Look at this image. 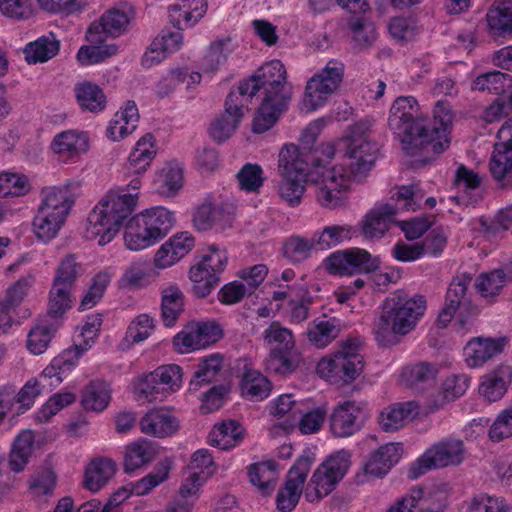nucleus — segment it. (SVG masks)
<instances>
[{"label":"nucleus","mask_w":512,"mask_h":512,"mask_svg":"<svg viewBox=\"0 0 512 512\" xmlns=\"http://www.w3.org/2000/svg\"><path fill=\"white\" fill-rule=\"evenodd\" d=\"M31 190L26 175L12 172L0 173V197H21Z\"/></svg>","instance_id":"5fc2aeb1"},{"label":"nucleus","mask_w":512,"mask_h":512,"mask_svg":"<svg viewBox=\"0 0 512 512\" xmlns=\"http://www.w3.org/2000/svg\"><path fill=\"white\" fill-rule=\"evenodd\" d=\"M512 379L510 366H501L480 385V393L490 402L501 399Z\"/></svg>","instance_id":"58836bf2"},{"label":"nucleus","mask_w":512,"mask_h":512,"mask_svg":"<svg viewBox=\"0 0 512 512\" xmlns=\"http://www.w3.org/2000/svg\"><path fill=\"white\" fill-rule=\"evenodd\" d=\"M57 485V475L51 466L40 467L32 476L30 489L37 496L52 495Z\"/></svg>","instance_id":"680f3d73"},{"label":"nucleus","mask_w":512,"mask_h":512,"mask_svg":"<svg viewBox=\"0 0 512 512\" xmlns=\"http://www.w3.org/2000/svg\"><path fill=\"white\" fill-rule=\"evenodd\" d=\"M59 51V41L55 38L41 37L24 48L25 59L28 63L46 62Z\"/></svg>","instance_id":"8fccbe9b"},{"label":"nucleus","mask_w":512,"mask_h":512,"mask_svg":"<svg viewBox=\"0 0 512 512\" xmlns=\"http://www.w3.org/2000/svg\"><path fill=\"white\" fill-rule=\"evenodd\" d=\"M272 384L258 371H247L242 381V394L251 400L261 401L271 392Z\"/></svg>","instance_id":"49530a36"},{"label":"nucleus","mask_w":512,"mask_h":512,"mask_svg":"<svg viewBox=\"0 0 512 512\" xmlns=\"http://www.w3.org/2000/svg\"><path fill=\"white\" fill-rule=\"evenodd\" d=\"M72 288L62 286L55 282L49 292L47 313L52 318H61L67 310L72 308Z\"/></svg>","instance_id":"a18cd8bd"},{"label":"nucleus","mask_w":512,"mask_h":512,"mask_svg":"<svg viewBox=\"0 0 512 512\" xmlns=\"http://www.w3.org/2000/svg\"><path fill=\"white\" fill-rule=\"evenodd\" d=\"M348 26L356 47L362 50L373 45L377 38L376 27L373 22L363 16H354L350 18Z\"/></svg>","instance_id":"3c124183"},{"label":"nucleus","mask_w":512,"mask_h":512,"mask_svg":"<svg viewBox=\"0 0 512 512\" xmlns=\"http://www.w3.org/2000/svg\"><path fill=\"white\" fill-rule=\"evenodd\" d=\"M425 309L426 301L423 296L410 298L400 291L392 294L386 299L383 312L374 323L377 341L386 344L393 335H406L415 328Z\"/></svg>","instance_id":"423d86ee"},{"label":"nucleus","mask_w":512,"mask_h":512,"mask_svg":"<svg viewBox=\"0 0 512 512\" xmlns=\"http://www.w3.org/2000/svg\"><path fill=\"white\" fill-rule=\"evenodd\" d=\"M74 199L67 188H49L43 191V199L38 209L62 220H66Z\"/></svg>","instance_id":"2f4dec72"},{"label":"nucleus","mask_w":512,"mask_h":512,"mask_svg":"<svg viewBox=\"0 0 512 512\" xmlns=\"http://www.w3.org/2000/svg\"><path fill=\"white\" fill-rule=\"evenodd\" d=\"M264 341L270 346L264 362L267 371L286 375L296 370L300 355L295 349L290 330L282 327L279 322H273L264 332Z\"/></svg>","instance_id":"9d476101"},{"label":"nucleus","mask_w":512,"mask_h":512,"mask_svg":"<svg viewBox=\"0 0 512 512\" xmlns=\"http://www.w3.org/2000/svg\"><path fill=\"white\" fill-rule=\"evenodd\" d=\"M364 368V358L358 351V343L348 340L341 348L317 365V373L334 384H348L360 376Z\"/></svg>","instance_id":"1a4fd4ad"},{"label":"nucleus","mask_w":512,"mask_h":512,"mask_svg":"<svg viewBox=\"0 0 512 512\" xmlns=\"http://www.w3.org/2000/svg\"><path fill=\"white\" fill-rule=\"evenodd\" d=\"M245 103L247 101L235 90L229 93L225 101L224 113L210 124L209 134L213 140L223 143L233 135L244 115Z\"/></svg>","instance_id":"aec40b11"},{"label":"nucleus","mask_w":512,"mask_h":512,"mask_svg":"<svg viewBox=\"0 0 512 512\" xmlns=\"http://www.w3.org/2000/svg\"><path fill=\"white\" fill-rule=\"evenodd\" d=\"M185 297L177 285H169L161 291V318L166 327L175 325L184 311Z\"/></svg>","instance_id":"473e14b6"},{"label":"nucleus","mask_w":512,"mask_h":512,"mask_svg":"<svg viewBox=\"0 0 512 512\" xmlns=\"http://www.w3.org/2000/svg\"><path fill=\"white\" fill-rule=\"evenodd\" d=\"M323 126L322 120L311 123L302 134L300 148L294 144L285 145L279 153L278 167L282 175L279 195L292 207L300 204L308 180L317 186L315 178L325 171L320 169L335 155V148L331 144L312 148Z\"/></svg>","instance_id":"f03ea898"},{"label":"nucleus","mask_w":512,"mask_h":512,"mask_svg":"<svg viewBox=\"0 0 512 512\" xmlns=\"http://www.w3.org/2000/svg\"><path fill=\"white\" fill-rule=\"evenodd\" d=\"M74 91L77 103L82 110L98 113L105 108L106 96L97 84L84 81L76 84Z\"/></svg>","instance_id":"f704fd0d"},{"label":"nucleus","mask_w":512,"mask_h":512,"mask_svg":"<svg viewBox=\"0 0 512 512\" xmlns=\"http://www.w3.org/2000/svg\"><path fill=\"white\" fill-rule=\"evenodd\" d=\"M231 224L230 215L210 202L199 205L193 214V225L199 231H208L213 228L226 229Z\"/></svg>","instance_id":"7c9ffc66"},{"label":"nucleus","mask_w":512,"mask_h":512,"mask_svg":"<svg viewBox=\"0 0 512 512\" xmlns=\"http://www.w3.org/2000/svg\"><path fill=\"white\" fill-rule=\"evenodd\" d=\"M487 21L490 28L497 31L499 35L512 33V0L501 2L495 9L487 14Z\"/></svg>","instance_id":"6e6d98bb"},{"label":"nucleus","mask_w":512,"mask_h":512,"mask_svg":"<svg viewBox=\"0 0 512 512\" xmlns=\"http://www.w3.org/2000/svg\"><path fill=\"white\" fill-rule=\"evenodd\" d=\"M380 259L361 248H350L336 251L325 260V266L330 274L352 275L371 273L379 268Z\"/></svg>","instance_id":"2eb2a0df"},{"label":"nucleus","mask_w":512,"mask_h":512,"mask_svg":"<svg viewBox=\"0 0 512 512\" xmlns=\"http://www.w3.org/2000/svg\"><path fill=\"white\" fill-rule=\"evenodd\" d=\"M304 402H298L293 399L292 394H283L271 406V415L282 418L287 416L289 424L293 425L301 414V407Z\"/></svg>","instance_id":"e2e57ef3"},{"label":"nucleus","mask_w":512,"mask_h":512,"mask_svg":"<svg viewBox=\"0 0 512 512\" xmlns=\"http://www.w3.org/2000/svg\"><path fill=\"white\" fill-rule=\"evenodd\" d=\"M137 197L126 188L108 191L88 215V237H98L101 246L109 243L134 211Z\"/></svg>","instance_id":"39448f33"},{"label":"nucleus","mask_w":512,"mask_h":512,"mask_svg":"<svg viewBox=\"0 0 512 512\" xmlns=\"http://www.w3.org/2000/svg\"><path fill=\"white\" fill-rule=\"evenodd\" d=\"M402 448L399 444L389 443L381 446L369 456L364 471L374 477H382L399 461Z\"/></svg>","instance_id":"cd10ccee"},{"label":"nucleus","mask_w":512,"mask_h":512,"mask_svg":"<svg viewBox=\"0 0 512 512\" xmlns=\"http://www.w3.org/2000/svg\"><path fill=\"white\" fill-rule=\"evenodd\" d=\"M397 208L391 204H380L370 210L361 222V233L365 238H381L394 223Z\"/></svg>","instance_id":"b1692460"},{"label":"nucleus","mask_w":512,"mask_h":512,"mask_svg":"<svg viewBox=\"0 0 512 512\" xmlns=\"http://www.w3.org/2000/svg\"><path fill=\"white\" fill-rule=\"evenodd\" d=\"M182 369L176 364L160 366L143 377L140 382V392L146 398L157 399L160 393H171L181 386Z\"/></svg>","instance_id":"412c9836"},{"label":"nucleus","mask_w":512,"mask_h":512,"mask_svg":"<svg viewBox=\"0 0 512 512\" xmlns=\"http://www.w3.org/2000/svg\"><path fill=\"white\" fill-rule=\"evenodd\" d=\"M189 278L193 283L192 291L198 298L207 297L220 281L219 276L198 265L190 268Z\"/></svg>","instance_id":"603ef678"},{"label":"nucleus","mask_w":512,"mask_h":512,"mask_svg":"<svg viewBox=\"0 0 512 512\" xmlns=\"http://www.w3.org/2000/svg\"><path fill=\"white\" fill-rule=\"evenodd\" d=\"M287 105H278L276 100L263 98L253 119L252 130L260 134L269 130L278 120L281 112Z\"/></svg>","instance_id":"37998d69"},{"label":"nucleus","mask_w":512,"mask_h":512,"mask_svg":"<svg viewBox=\"0 0 512 512\" xmlns=\"http://www.w3.org/2000/svg\"><path fill=\"white\" fill-rule=\"evenodd\" d=\"M314 456L305 452L290 468L284 486L278 491L276 505L281 512H291L299 502Z\"/></svg>","instance_id":"dca6fc26"},{"label":"nucleus","mask_w":512,"mask_h":512,"mask_svg":"<svg viewBox=\"0 0 512 512\" xmlns=\"http://www.w3.org/2000/svg\"><path fill=\"white\" fill-rule=\"evenodd\" d=\"M171 467L172 461L168 458L163 459L156 465L151 473L133 484L132 488L122 487L114 492L106 502L107 508L109 510L119 511L118 506L126 500L131 493H135L136 495L149 493L154 487L168 478Z\"/></svg>","instance_id":"4be33fe9"},{"label":"nucleus","mask_w":512,"mask_h":512,"mask_svg":"<svg viewBox=\"0 0 512 512\" xmlns=\"http://www.w3.org/2000/svg\"><path fill=\"white\" fill-rule=\"evenodd\" d=\"M342 65L329 62L321 72L315 74L306 84L303 106L307 112L322 106L329 95L334 93L342 82Z\"/></svg>","instance_id":"4468645a"},{"label":"nucleus","mask_w":512,"mask_h":512,"mask_svg":"<svg viewBox=\"0 0 512 512\" xmlns=\"http://www.w3.org/2000/svg\"><path fill=\"white\" fill-rule=\"evenodd\" d=\"M85 272L74 254L66 255L58 264L53 282L74 289L75 283Z\"/></svg>","instance_id":"de8ad7c7"},{"label":"nucleus","mask_w":512,"mask_h":512,"mask_svg":"<svg viewBox=\"0 0 512 512\" xmlns=\"http://www.w3.org/2000/svg\"><path fill=\"white\" fill-rule=\"evenodd\" d=\"M140 429L144 434L165 438L178 431L179 421L166 409H153L142 417Z\"/></svg>","instance_id":"393cba45"},{"label":"nucleus","mask_w":512,"mask_h":512,"mask_svg":"<svg viewBox=\"0 0 512 512\" xmlns=\"http://www.w3.org/2000/svg\"><path fill=\"white\" fill-rule=\"evenodd\" d=\"M135 19V9L126 2L107 10L97 22L90 24L88 28V39L91 42H102L100 34L103 33L109 37L117 38L126 33Z\"/></svg>","instance_id":"f3484780"},{"label":"nucleus","mask_w":512,"mask_h":512,"mask_svg":"<svg viewBox=\"0 0 512 512\" xmlns=\"http://www.w3.org/2000/svg\"><path fill=\"white\" fill-rule=\"evenodd\" d=\"M51 148L61 160H74L88 151L89 141L86 133L67 130L54 137Z\"/></svg>","instance_id":"a878e982"},{"label":"nucleus","mask_w":512,"mask_h":512,"mask_svg":"<svg viewBox=\"0 0 512 512\" xmlns=\"http://www.w3.org/2000/svg\"><path fill=\"white\" fill-rule=\"evenodd\" d=\"M222 338V329L215 321L192 322L176 334L173 344L180 353L210 346Z\"/></svg>","instance_id":"6ab92c4d"},{"label":"nucleus","mask_w":512,"mask_h":512,"mask_svg":"<svg viewBox=\"0 0 512 512\" xmlns=\"http://www.w3.org/2000/svg\"><path fill=\"white\" fill-rule=\"evenodd\" d=\"M137 197L126 188L108 191L88 215V237H98L101 246L109 243L134 211Z\"/></svg>","instance_id":"20e7f679"},{"label":"nucleus","mask_w":512,"mask_h":512,"mask_svg":"<svg viewBox=\"0 0 512 512\" xmlns=\"http://www.w3.org/2000/svg\"><path fill=\"white\" fill-rule=\"evenodd\" d=\"M175 223L174 214L156 207L135 215L127 224L124 235L128 249L138 251L164 238Z\"/></svg>","instance_id":"0eeeda50"},{"label":"nucleus","mask_w":512,"mask_h":512,"mask_svg":"<svg viewBox=\"0 0 512 512\" xmlns=\"http://www.w3.org/2000/svg\"><path fill=\"white\" fill-rule=\"evenodd\" d=\"M350 466V453L340 450L327 458L313 473L305 491L309 502L319 501L330 494Z\"/></svg>","instance_id":"9b49d317"},{"label":"nucleus","mask_w":512,"mask_h":512,"mask_svg":"<svg viewBox=\"0 0 512 512\" xmlns=\"http://www.w3.org/2000/svg\"><path fill=\"white\" fill-rule=\"evenodd\" d=\"M195 245V239L188 232H180L172 236L157 250L154 264L157 268H167L187 255Z\"/></svg>","instance_id":"5701e85b"},{"label":"nucleus","mask_w":512,"mask_h":512,"mask_svg":"<svg viewBox=\"0 0 512 512\" xmlns=\"http://www.w3.org/2000/svg\"><path fill=\"white\" fill-rule=\"evenodd\" d=\"M327 415L325 407H317L309 409L308 407H301V414L296 420L299 424V430L303 434H312L320 429Z\"/></svg>","instance_id":"0e129e2a"},{"label":"nucleus","mask_w":512,"mask_h":512,"mask_svg":"<svg viewBox=\"0 0 512 512\" xmlns=\"http://www.w3.org/2000/svg\"><path fill=\"white\" fill-rule=\"evenodd\" d=\"M155 451L148 444L134 443L126 448L124 456L125 472H133L134 470L144 466L153 460Z\"/></svg>","instance_id":"052dcab7"},{"label":"nucleus","mask_w":512,"mask_h":512,"mask_svg":"<svg viewBox=\"0 0 512 512\" xmlns=\"http://www.w3.org/2000/svg\"><path fill=\"white\" fill-rule=\"evenodd\" d=\"M471 87L473 90L502 95L512 87V77L500 71H491L478 76Z\"/></svg>","instance_id":"79ce46f5"},{"label":"nucleus","mask_w":512,"mask_h":512,"mask_svg":"<svg viewBox=\"0 0 512 512\" xmlns=\"http://www.w3.org/2000/svg\"><path fill=\"white\" fill-rule=\"evenodd\" d=\"M505 278L506 275L503 270H494L491 273L481 274L476 279L475 286L483 297L494 296L500 293Z\"/></svg>","instance_id":"338daca9"},{"label":"nucleus","mask_w":512,"mask_h":512,"mask_svg":"<svg viewBox=\"0 0 512 512\" xmlns=\"http://www.w3.org/2000/svg\"><path fill=\"white\" fill-rule=\"evenodd\" d=\"M471 281L472 277L466 273L453 278L446 292L444 306L436 319L439 328L447 327L458 310L461 326L468 323V317L478 314L477 306L471 303L467 294Z\"/></svg>","instance_id":"f8f14e48"},{"label":"nucleus","mask_w":512,"mask_h":512,"mask_svg":"<svg viewBox=\"0 0 512 512\" xmlns=\"http://www.w3.org/2000/svg\"><path fill=\"white\" fill-rule=\"evenodd\" d=\"M465 447L462 440L444 439L429 448L408 470L412 480L419 478L433 468L456 466L462 463Z\"/></svg>","instance_id":"ddd939ff"},{"label":"nucleus","mask_w":512,"mask_h":512,"mask_svg":"<svg viewBox=\"0 0 512 512\" xmlns=\"http://www.w3.org/2000/svg\"><path fill=\"white\" fill-rule=\"evenodd\" d=\"M418 414V405L414 401L395 403L388 406L378 416V423L385 432L402 428Z\"/></svg>","instance_id":"bb28decb"},{"label":"nucleus","mask_w":512,"mask_h":512,"mask_svg":"<svg viewBox=\"0 0 512 512\" xmlns=\"http://www.w3.org/2000/svg\"><path fill=\"white\" fill-rule=\"evenodd\" d=\"M56 329L45 321L37 323L29 332L27 348L33 354H42L48 347Z\"/></svg>","instance_id":"13d9d810"},{"label":"nucleus","mask_w":512,"mask_h":512,"mask_svg":"<svg viewBox=\"0 0 512 512\" xmlns=\"http://www.w3.org/2000/svg\"><path fill=\"white\" fill-rule=\"evenodd\" d=\"M438 373L435 365L427 362H420L407 366L402 371V378L410 387L419 388L423 385L433 384Z\"/></svg>","instance_id":"09e8293b"},{"label":"nucleus","mask_w":512,"mask_h":512,"mask_svg":"<svg viewBox=\"0 0 512 512\" xmlns=\"http://www.w3.org/2000/svg\"><path fill=\"white\" fill-rule=\"evenodd\" d=\"M353 234L354 228L351 225H328L313 234V243H316L319 250H330L349 241Z\"/></svg>","instance_id":"4c0bfd02"},{"label":"nucleus","mask_w":512,"mask_h":512,"mask_svg":"<svg viewBox=\"0 0 512 512\" xmlns=\"http://www.w3.org/2000/svg\"><path fill=\"white\" fill-rule=\"evenodd\" d=\"M368 131L366 122L351 126L349 135L338 144L345 149L344 165L348 168L333 167L315 178L317 200L323 207L334 209L340 205L350 181L363 176L374 165L378 146L369 139Z\"/></svg>","instance_id":"7ed1b4c3"},{"label":"nucleus","mask_w":512,"mask_h":512,"mask_svg":"<svg viewBox=\"0 0 512 512\" xmlns=\"http://www.w3.org/2000/svg\"><path fill=\"white\" fill-rule=\"evenodd\" d=\"M116 470L117 465L110 458L92 459L84 471V487L91 492H98L110 481Z\"/></svg>","instance_id":"c85d7f7f"},{"label":"nucleus","mask_w":512,"mask_h":512,"mask_svg":"<svg viewBox=\"0 0 512 512\" xmlns=\"http://www.w3.org/2000/svg\"><path fill=\"white\" fill-rule=\"evenodd\" d=\"M512 436V404L496 417L489 429V438L500 442Z\"/></svg>","instance_id":"774afa93"},{"label":"nucleus","mask_w":512,"mask_h":512,"mask_svg":"<svg viewBox=\"0 0 512 512\" xmlns=\"http://www.w3.org/2000/svg\"><path fill=\"white\" fill-rule=\"evenodd\" d=\"M222 366V357L214 354L204 359L190 381V390H198L203 384H209L218 374Z\"/></svg>","instance_id":"4d7b16f0"},{"label":"nucleus","mask_w":512,"mask_h":512,"mask_svg":"<svg viewBox=\"0 0 512 512\" xmlns=\"http://www.w3.org/2000/svg\"><path fill=\"white\" fill-rule=\"evenodd\" d=\"M366 418L364 403L353 400L339 402L329 416L330 431L338 438L350 437L363 428Z\"/></svg>","instance_id":"a211bd4d"},{"label":"nucleus","mask_w":512,"mask_h":512,"mask_svg":"<svg viewBox=\"0 0 512 512\" xmlns=\"http://www.w3.org/2000/svg\"><path fill=\"white\" fill-rule=\"evenodd\" d=\"M157 151L154 137L148 133L139 139L128 158V169L134 174H141L150 166Z\"/></svg>","instance_id":"c9c22d12"},{"label":"nucleus","mask_w":512,"mask_h":512,"mask_svg":"<svg viewBox=\"0 0 512 512\" xmlns=\"http://www.w3.org/2000/svg\"><path fill=\"white\" fill-rule=\"evenodd\" d=\"M243 436V429L235 420L223 421L215 425L210 433L209 442L212 446L222 450H228L235 447Z\"/></svg>","instance_id":"e433bc0d"},{"label":"nucleus","mask_w":512,"mask_h":512,"mask_svg":"<svg viewBox=\"0 0 512 512\" xmlns=\"http://www.w3.org/2000/svg\"><path fill=\"white\" fill-rule=\"evenodd\" d=\"M339 325L335 318L319 321L313 329L307 332L309 342L317 348H324L329 345L339 334Z\"/></svg>","instance_id":"bf43d9fd"},{"label":"nucleus","mask_w":512,"mask_h":512,"mask_svg":"<svg viewBox=\"0 0 512 512\" xmlns=\"http://www.w3.org/2000/svg\"><path fill=\"white\" fill-rule=\"evenodd\" d=\"M34 448V435L30 431H24L15 439L8 459L6 470L19 473L26 467Z\"/></svg>","instance_id":"72a5a7b5"},{"label":"nucleus","mask_w":512,"mask_h":512,"mask_svg":"<svg viewBox=\"0 0 512 512\" xmlns=\"http://www.w3.org/2000/svg\"><path fill=\"white\" fill-rule=\"evenodd\" d=\"M64 222L65 220L38 209L32 226L36 237L43 242H48L58 234Z\"/></svg>","instance_id":"864d4df0"},{"label":"nucleus","mask_w":512,"mask_h":512,"mask_svg":"<svg viewBox=\"0 0 512 512\" xmlns=\"http://www.w3.org/2000/svg\"><path fill=\"white\" fill-rule=\"evenodd\" d=\"M248 476L253 486L263 495L271 494L276 486L277 472L273 461L252 464L248 468Z\"/></svg>","instance_id":"a19ab883"},{"label":"nucleus","mask_w":512,"mask_h":512,"mask_svg":"<svg viewBox=\"0 0 512 512\" xmlns=\"http://www.w3.org/2000/svg\"><path fill=\"white\" fill-rule=\"evenodd\" d=\"M261 89L264 91V98L276 100L278 105L288 104L291 89L287 87L286 69L280 60L265 63L250 79L240 82L235 91L249 102Z\"/></svg>","instance_id":"6e6552de"},{"label":"nucleus","mask_w":512,"mask_h":512,"mask_svg":"<svg viewBox=\"0 0 512 512\" xmlns=\"http://www.w3.org/2000/svg\"><path fill=\"white\" fill-rule=\"evenodd\" d=\"M417 113L416 99L400 96L390 109L388 126L399 138L404 152L417 158L412 166L422 167L449 147L447 133L452 117L449 111H444L440 102L434 111V125L428 119L418 117Z\"/></svg>","instance_id":"f257e3e1"},{"label":"nucleus","mask_w":512,"mask_h":512,"mask_svg":"<svg viewBox=\"0 0 512 512\" xmlns=\"http://www.w3.org/2000/svg\"><path fill=\"white\" fill-rule=\"evenodd\" d=\"M489 168L496 180H502L512 172V139L495 144Z\"/></svg>","instance_id":"c03bdc74"},{"label":"nucleus","mask_w":512,"mask_h":512,"mask_svg":"<svg viewBox=\"0 0 512 512\" xmlns=\"http://www.w3.org/2000/svg\"><path fill=\"white\" fill-rule=\"evenodd\" d=\"M506 338H475L468 342L465 352L469 366H479L502 352Z\"/></svg>","instance_id":"c756f323"},{"label":"nucleus","mask_w":512,"mask_h":512,"mask_svg":"<svg viewBox=\"0 0 512 512\" xmlns=\"http://www.w3.org/2000/svg\"><path fill=\"white\" fill-rule=\"evenodd\" d=\"M316 248L313 243V237L310 240L300 236L290 237L284 244L283 251L285 257L293 262H300L310 256V251Z\"/></svg>","instance_id":"69168bd1"},{"label":"nucleus","mask_w":512,"mask_h":512,"mask_svg":"<svg viewBox=\"0 0 512 512\" xmlns=\"http://www.w3.org/2000/svg\"><path fill=\"white\" fill-rule=\"evenodd\" d=\"M109 384L105 381H91L82 391L81 403L85 410L103 411L111 399Z\"/></svg>","instance_id":"ea45409f"}]
</instances>
